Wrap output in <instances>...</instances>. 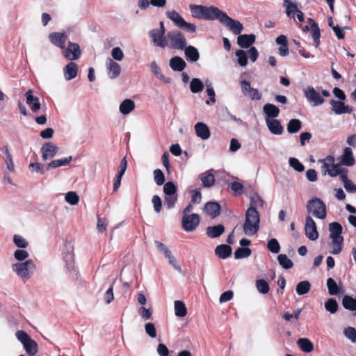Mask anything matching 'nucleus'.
I'll list each match as a JSON object with an SVG mask.
<instances>
[{
  "label": "nucleus",
  "instance_id": "nucleus-55",
  "mask_svg": "<svg viewBox=\"0 0 356 356\" xmlns=\"http://www.w3.org/2000/svg\"><path fill=\"white\" fill-rule=\"evenodd\" d=\"M151 69L152 70V72H154V74H155V76L161 79V80H164L165 82L166 83H169L170 82V79L168 78V79H164V76L163 75L162 72H161V68L159 67V65L156 64V63L155 61H153L152 63H151Z\"/></svg>",
  "mask_w": 356,
  "mask_h": 356
},
{
  "label": "nucleus",
  "instance_id": "nucleus-24",
  "mask_svg": "<svg viewBox=\"0 0 356 356\" xmlns=\"http://www.w3.org/2000/svg\"><path fill=\"white\" fill-rule=\"evenodd\" d=\"M341 165L352 166L355 163V159L352 149L350 147L344 149L343 154L340 156Z\"/></svg>",
  "mask_w": 356,
  "mask_h": 356
},
{
  "label": "nucleus",
  "instance_id": "nucleus-52",
  "mask_svg": "<svg viewBox=\"0 0 356 356\" xmlns=\"http://www.w3.org/2000/svg\"><path fill=\"white\" fill-rule=\"evenodd\" d=\"M65 201L71 205H76L79 202V197L74 191H70L65 194Z\"/></svg>",
  "mask_w": 356,
  "mask_h": 356
},
{
  "label": "nucleus",
  "instance_id": "nucleus-59",
  "mask_svg": "<svg viewBox=\"0 0 356 356\" xmlns=\"http://www.w3.org/2000/svg\"><path fill=\"white\" fill-rule=\"evenodd\" d=\"M327 286L330 295H336L339 293L337 282L332 278H328L327 280Z\"/></svg>",
  "mask_w": 356,
  "mask_h": 356
},
{
  "label": "nucleus",
  "instance_id": "nucleus-62",
  "mask_svg": "<svg viewBox=\"0 0 356 356\" xmlns=\"http://www.w3.org/2000/svg\"><path fill=\"white\" fill-rule=\"evenodd\" d=\"M154 179L158 186H161L165 182V176L160 169L154 170Z\"/></svg>",
  "mask_w": 356,
  "mask_h": 356
},
{
  "label": "nucleus",
  "instance_id": "nucleus-34",
  "mask_svg": "<svg viewBox=\"0 0 356 356\" xmlns=\"http://www.w3.org/2000/svg\"><path fill=\"white\" fill-rule=\"evenodd\" d=\"M283 7L286 9V14L289 17L294 18V14L298 11L297 4L290 0H283Z\"/></svg>",
  "mask_w": 356,
  "mask_h": 356
},
{
  "label": "nucleus",
  "instance_id": "nucleus-10",
  "mask_svg": "<svg viewBox=\"0 0 356 356\" xmlns=\"http://www.w3.org/2000/svg\"><path fill=\"white\" fill-rule=\"evenodd\" d=\"M277 114L278 113H266V122L268 129L273 134L281 135L284 129L279 120L275 119Z\"/></svg>",
  "mask_w": 356,
  "mask_h": 356
},
{
  "label": "nucleus",
  "instance_id": "nucleus-47",
  "mask_svg": "<svg viewBox=\"0 0 356 356\" xmlns=\"http://www.w3.org/2000/svg\"><path fill=\"white\" fill-rule=\"evenodd\" d=\"M13 242L17 247L22 249L26 248L29 245L28 241L24 237L19 234H15L13 236Z\"/></svg>",
  "mask_w": 356,
  "mask_h": 356
},
{
  "label": "nucleus",
  "instance_id": "nucleus-41",
  "mask_svg": "<svg viewBox=\"0 0 356 356\" xmlns=\"http://www.w3.org/2000/svg\"><path fill=\"white\" fill-rule=\"evenodd\" d=\"M311 289V284L308 281L300 282L296 288V293L299 296L307 293Z\"/></svg>",
  "mask_w": 356,
  "mask_h": 356
},
{
  "label": "nucleus",
  "instance_id": "nucleus-23",
  "mask_svg": "<svg viewBox=\"0 0 356 356\" xmlns=\"http://www.w3.org/2000/svg\"><path fill=\"white\" fill-rule=\"evenodd\" d=\"M255 39L254 34L240 35L238 36L237 43L242 48H248L255 42Z\"/></svg>",
  "mask_w": 356,
  "mask_h": 356
},
{
  "label": "nucleus",
  "instance_id": "nucleus-42",
  "mask_svg": "<svg viewBox=\"0 0 356 356\" xmlns=\"http://www.w3.org/2000/svg\"><path fill=\"white\" fill-rule=\"evenodd\" d=\"M333 111H351L348 106H346L343 101L330 100Z\"/></svg>",
  "mask_w": 356,
  "mask_h": 356
},
{
  "label": "nucleus",
  "instance_id": "nucleus-35",
  "mask_svg": "<svg viewBox=\"0 0 356 356\" xmlns=\"http://www.w3.org/2000/svg\"><path fill=\"white\" fill-rule=\"evenodd\" d=\"M220 205L216 202H208L204 206V210L207 214L215 218L220 214Z\"/></svg>",
  "mask_w": 356,
  "mask_h": 356
},
{
  "label": "nucleus",
  "instance_id": "nucleus-32",
  "mask_svg": "<svg viewBox=\"0 0 356 356\" xmlns=\"http://www.w3.org/2000/svg\"><path fill=\"white\" fill-rule=\"evenodd\" d=\"M216 254L221 258L226 259L230 256L232 253V248L225 244L218 245L215 249Z\"/></svg>",
  "mask_w": 356,
  "mask_h": 356
},
{
  "label": "nucleus",
  "instance_id": "nucleus-63",
  "mask_svg": "<svg viewBox=\"0 0 356 356\" xmlns=\"http://www.w3.org/2000/svg\"><path fill=\"white\" fill-rule=\"evenodd\" d=\"M267 247L268 250L273 253H278L280 250V245L275 238H272L268 241Z\"/></svg>",
  "mask_w": 356,
  "mask_h": 356
},
{
  "label": "nucleus",
  "instance_id": "nucleus-3",
  "mask_svg": "<svg viewBox=\"0 0 356 356\" xmlns=\"http://www.w3.org/2000/svg\"><path fill=\"white\" fill-rule=\"evenodd\" d=\"M322 163L321 172L323 175H328L332 177L339 176L345 172H348V170L341 167L340 163H335V159L332 156H327L325 159L320 160Z\"/></svg>",
  "mask_w": 356,
  "mask_h": 356
},
{
  "label": "nucleus",
  "instance_id": "nucleus-12",
  "mask_svg": "<svg viewBox=\"0 0 356 356\" xmlns=\"http://www.w3.org/2000/svg\"><path fill=\"white\" fill-rule=\"evenodd\" d=\"M305 232L307 237L311 241H316L318 238V232L314 220L309 216L305 219Z\"/></svg>",
  "mask_w": 356,
  "mask_h": 356
},
{
  "label": "nucleus",
  "instance_id": "nucleus-26",
  "mask_svg": "<svg viewBox=\"0 0 356 356\" xmlns=\"http://www.w3.org/2000/svg\"><path fill=\"white\" fill-rule=\"evenodd\" d=\"M185 51V56L188 61L193 63L200 58V54L197 48L193 46H186L184 49Z\"/></svg>",
  "mask_w": 356,
  "mask_h": 356
},
{
  "label": "nucleus",
  "instance_id": "nucleus-17",
  "mask_svg": "<svg viewBox=\"0 0 356 356\" xmlns=\"http://www.w3.org/2000/svg\"><path fill=\"white\" fill-rule=\"evenodd\" d=\"M305 97L309 102L315 106L320 105L323 103L324 99L313 87H308L305 90Z\"/></svg>",
  "mask_w": 356,
  "mask_h": 356
},
{
  "label": "nucleus",
  "instance_id": "nucleus-6",
  "mask_svg": "<svg viewBox=\"0 0 356 356\" xmlns=\"http://www.w3.org/2000/svg\"><path fill=\"white\" fill-rule=\"evenodd\" d=\"M15 337L20 341L26 352L31 356L35 355L38 350V346L36 341L33 340L30 336L23 330H18L15 333Z\"/></svg>",
  "mask_w": 356,
  "mask_h": 356
},
{
  "label": "nucleus",
  "instance_id": "nucleus-8",
  "mask_svg": "<svg viewBox=\"0 0 356 356\" xmlns=\"http://www.w3.org/2000/svg\"><path fill=\"white\" fill-rule=\"evenodd\" d=\"M218 19L235 35L241 34L243 31V24L239 21L233 19L222 10L219 14Z\"/></svg>",
  "mask_w": 356,
  "mask_h": 356
},
{
  "label": "nucleus",
  "instance_id": "nucleus-44",
  "mask_svg": "<svg viewBox=\"0 0 356 356\" xmlns=\"http://www.w3.org/2000/svg\"><path fill=\"white\" fill-rule=\"evenodd\" d=\"M200 177L204 187H210L214 184V176L211 173L205 172L200 175Z\"/></svg>",
  "mask_w": 356,
  "mask_h": 356
},
{
  "label": "nucleus",
  "instance_id": "nucleus-40",
  "mask_svg": "<svg viewBox=\"0 0 356 356\" xmlns=\"http://www.w3.org/2000/svg\"><path fill=\"white\" fill-rule=\"evenodd\" d=\"M145 334L151 339H155L157 337V329L154 323L148 321L144 325Z\"/></svg>",
  "mask_w": 356,
  "mask_h": 356
},
{
  "label": "nucleus",
  "instance_id": "nucleus-25",
  "mask_svg": "<svg viewBox=\"0 0 356 356\" xmlns=\"http://www.w3.org/2000/svg\"><path fill=\"white\" fill-rule=\"evenodd\" d=\"M106 65L108 70V76L111 79H115L120 75L121 67L118 63L113 61L111 58H108L106 62Z\"/></svg>",
  "mask_w": 356,
  "mask_h": 356
},
{
  "label": "nucleus",
  "instance_id": "nucleus-19",
  "mask_svg": "<svg viewBox=\"0 0 356 356\" xmlns=\"http://www.w3.org/2000/svg\"><path fill=\"white\" fill-rule=\"evenodd\" d=\"M328 251L332 254H339L343 250V238L329 239L327 243Z\"/></svg>",
  "mask_w": 356,
  "mask_h": 356
},
{
  "label": "nucleus",
  "instance_id": "nucleus-45",
  "mask_svg": "<svg viewBox=\"0 0 356 356\" xmlns=\"http://www.w3.org/2000/svg\"><path fill=\"white\" fill-rule=\"evenodd\" d=\"M164 257L166 259H168V263L171 265L177 271L181 272V268L179 266L178 261H177L175 257L173 255L172 252L170 250L168 253H166Z\"/></svg>",
  "mask_w": 356,
  "mask_h": 356
},
{
  "label": "nucleus",
  "instance_id": "nucleus-50",
  "mask_svg": "<svg viewBox=\"0 0 356 356\" xmlns=\"http://www.w3.org/2000/svg\"><path fill=\"white\" fill-rule=\"evenodd\" d=\"M343 306L349 310L354 311L356 309V299L350 296H345L342 301Z\"/></svg>",
  "mask_w": 356,
  "mask_h": 356
},
{
  "label": "nucleus",
  "instance_id": "nucleus-2",
  "mask_svg": "<svg viewBox=\"0 0 356 356\" xmlns=\"http://www.w3.org/2000/svg\"><path fill=\"white\" fill-rule=\"evenodd\" d=\"M13 271L22 281L29 280L36 270V265L32 259H27L23 262H17L12 264Z\"/></svg>",
  "mask_w": 356,
  "mask_h": 356
},
{
  "label": "nucleus",
  "instance_id": "nucleus-1",
  "mask_svg": "<svg viewBox=\"0 0 356 356\" xmlns=\"http://www.w3.org/2000/svg\"><path fill=\"white\" fill-rule=\"evenodd\" d=\"M190 10L193 17L197 19H203L204 20H216L219 17L221 11L215 6H204L202 5H190Z\"/></svg>",
  "mask_w": 356,
  "mask_h": 356
},
{
  "label": "nucleus",
  "instance_id": "nucleus-64",
  "mask_svg": "<svg viewBox=\"0 0 356 356\" xmlns=\"http://www.w3.org/2000/svg\"><path fill=\"white\" fill-rule=\"evenodd\" d=\"M343 333L345 337L350 339L353 343L356 342V330L354 327H347L345 329Z\"/></svg>",
  "mask_w": 356,
  "mask_h": 356
},
{
  "label": "nucleus",
  "instance_id": "nucleus-56",
  "mask_svg": "<svg viewBox=\"0 0 356 356\" xmlns=\"http://www.w3.org/2000/svg\"><path fill=\"white\" fill-rule=\"evenodd\" d=\"M29 257V252L22 248L17 249L14 252V257L18 261L23 262V261L26 260Z\"/></svg>",
  "mask_w": 356,
  "mask_h": 356
},
{
  "label": "nucleus",
  "instance_id": "nucleus-57",
  "mask_svg": "<svg viewBox=\"0 0 356 356\" xmlns=\"http://www.w3.org/2000/svg\"><path fill=\"white\" fill-rule=\"evenodd\" d=\"M256 287L259 293L266 294L269 291V286L266 281L264 280H258L256 282Z\"/></svg>",
  "mask_w": 356,
  "mask_h": 356
},
{
  "label": "nucleus",
  "instance_id": "nucleus-36",
  "mask_svg": "<svg viewBox=\"0 0 356 356\" xmlns=\"http://www.w3.org/2000/svg\"><path fill=\"white\" fill-rule=\"evenodd\" d=\"M299 348L305 353H311L314 350L313 343L307 338H301L297 341Z\"/></svg>",
  "mask_w": 356,
  "mask_h": 356
},
{
  "label": "nucleus",
  "instance_id": "nucleus-14",
  "mask_svg": "<svg viewBox=\"0 0 356 356\" xmlns=\"http://www.w3.org/2000/svg\"><path fill=\"white\" fill-rule=\"evenodd\" d=\"M165 33L160 31L156 29L149 31V35L154 46L162 49L165 48V42L166 40V35H165Z\"/></svg>",
  "mask_w": 356,
  "mask_h": 356
},
{
  "label": "nucleus",
  "instance_id": "nucleus-9",
  "mask_svg": "<svg viewBox=\"0 0 356 356\" xmlns=\"http://www.w3.org/2000/svg\"><path fill=\"white\" fill-rule=\"evenodd\" d=\"M307 208L309 213L319 219H324L326 217L325 204L318 198L309 201Z\"/></svg>",
  "mask_w": 356,
  "mask_h": 356
},
{
  "label": "nucleus",
  "instance_id": "nucleus-21",
  "mask_svg": "<svg viewBox=\"0 0 356 356\" xmlns=\"http://www.w3.org/2000/svg\"><path fill=\"white\" fill-rule=\"evenodd\" d=\"M308 24L310 26L312 37L314 40V45L318 47L320 44L321 31L318 24L312 18H308Z\"/></svg>",
  "mask_w": 356,
  "mask_h": 356
},
{
  "label": "nucleus",
  "instance_id": "nucleus-29",
  "mask_svg": "<svg viewBox=\"0 0 356 356\" xmlns=\"http://www.w3.org/2000/svg\"><path fill=\"white\" fill-rule=\"evenodd\" d=\"M78 65L74 62L69 63L64 68L65 76L67 80H72L77 75Z\"/></svg>",
  "mask_w": 356,
  "mask_h": 356
},
{
  "label": "nucleus",
  "instance_id": "nucleus-49",
  "mask_svg": "<svg viewBox=\"0 0 356 356\" xmlns=\"http://www.w3.org/2000/svg\"><path fill=\"white\" fill-rule=\"evenodd\" d=\"M277 259L279 264L285 269H289L293 266L292 261L286 254L278 255Z\"/></svg>",
  "mask_w": 356,
  "mask_h": 356
},
{
  "label": "nucleus",
  "instance_id": "nucleus-53",
  "mask_svg": "<svg viewBox=\"0 0 356 356\" xmlns=\"http://www.w3.org/2000/svg\"><path fill=\"white\" fill-rule=\"evenodd\" d=\"M29 169L31 173L44 174V165L39 162L31 163Z\"/></svg>",
  "mask_w": 356,
  "mask_h": 356
},
{
  "label": "nucleus",
  "instance_id": "nucleus-51",
  "mask_svg": "<svg viewBox=\"0 0 356 356\" xmlns=\"http://www.w3.org/2000/svg\"><path fill=\"white\" fill-rule=\"evenodd\" d=\"M251 252L249 248H238L234 252V257L236 259L246 258L251 254Z\"/></svg>",
  "mask_w": 356,
  "mask_h": 356
},
{
  "label": "nucleus",
  "instance_id": "nucleus-20",
  "mask_svg": "<svg viewBox=\"0 0 356 356\" xmlns=\"http://www.w3.org/2000/svg\"><path fill=\"white\" fill-rule=\"evenodd\" d=\"M51 42L56 46L64 49L65 42L67 40V35L63 33L54 32L49 35Z\"/></svg>",
  "mask_w": 356,
  "mask_h": 356
},
{
  "label": "nucleus",
  "instance_id": "nucleus-5",
  "mask_svg": "<svg viewBox=\"0 0 356 356\" xmlns=\"http://www.w3.org/2000/svg\"><path fill=\"white\" fill-rule=\"evenodd\" d=\"M187 45V40L184 33L178 30L168 31L166 34L165 48L183 50Z\"/></svg>",
  "mask_w": 356,
  "mask_h": 356
},
{
  "label": "nucleus",
  "instance_id": "nucleus-22",
  "mask_svg": "<svg viewBox=\"0 0 356 356\" xmlns=\"http://www.w3.org/2000/svg\"><path fill=\"white\" fill-rule=\"evenodd\" d=\"M342 226L337 222H331L329 225V239L343 238L342 236Z\"/></svg>",
  "mask_w": 356,
  "mask_h": 356
},
{
  "label": "nucleus",
  "instance_id": "nucleus-46",
  "mask_svg": "<svg viewBox=\"0 0 356 356\" xmlns=\"http://www.w3.org/2000/svg\"><path fill=\"white\" fill-rule=\"evenodd\" d=\"M164 257L166 259H168V263L171 265L177 271L181 272V268L179 266L178 261H177L175 257L173 255L172 252L170 250L168 253H166Z\"/></svg>",
  "mask_w": 356,
  "mask_h": 356
},
{
  "label": "nucleus",
  "instance_id": "nucleus-38",
  "mask_svg": "<svg viewBox=\"0 0 356 356\" xmlns=\"http://www.w3.org/2000/svg\"><path fill=\"white\" fill-rule=\"evenodd\" d=\"M340 179L343 181V186L348 192L356 193V185H355L353 181L348 179L347 172L341 175Z\"/></svg>",
  "mask_w": 356,
  "mask_h": 356
},
{
  "label": "nucleus",
  "instance_id": "nucleus-30",
  "mask_svg": "<svg viewBox=\"0 0 356 356\" xmlns=\"http://www.w3.org/2000/svg\"><path fill=\"white\" fill-rule=\"evenodd\" d=\"M72 160V156H70L63 159L53 160L47 165V170H53L61 166L68 165Z\"/></svg>",
  "mask_w": 356,
  "mask_h": 356
},
{
  "label": "nucleus",
  "instance_id": "nucleus-39",
  "mask_svg": "<svg viewBox=\"0 0 356 356\" xmlns=\"http://www.w3.org/2000/svg\"><path fill=\"white\" fill-rule=\"evenodd\" d=\"M264 201L257 194H254L250 197V206L248 209L257 210L263 208Z\"/></svg>",
  "mask_w": 356,
  "mask_h": 356
},
{
  "label": "nucleus",
  "instance_id": "nucleus-61",
  "mask_svg": "<svg viewBox=\"0 0 356 356\" xmlns=\"http://www.w3.org/2000/svg\"><path fill=\"white\" fill-rule=\"evenodd\" d=\"M325 308L331 314H334L337 311L338 304L335 300L330 298L325 303Z\"/></svg>",
  "mask_w": 356,
  "mask_h": 356
},
{
  "label": "nucleus",
  "instance_id": "nucleus-27",
  "mask_svg": "<svg viewBox=\"0 0 356 356\" xmlns=\"http://www.w3.org/2000/svg\"><path fill=\"white\" fill-rule=\"evenodd\" d=\"M169 65L172 70L181 72L186 67V63L182 58L175 56L170 60Z\"/></svg>",
  "mask_w": 356,
  "mask_h": 356
},
{
  "label": "nucleus",
  "instance_id": "nucleus-48",
  "mask_svg": "<svg viewBox=\"0 0 356 356\" xmlns=\"http://www.w3.org/2000/svg\"><path fill=\"white\" fill-rule=\"evenodd\" d=\"M301 128V122L297 119H293L287 124L288 132L293 134L298 132Z\"/></svg>",
  "mask_w": 356,
  "mask_h": 356
},
{
  "label": "nucleus",
  "instance_id": "nucleus-43",
  "mask_svg": "<svg viewBox=\"0 0 356 356\" xmlns=\"http://www.w3.org/2000/svg\"><path fill=\"white\" fill-rule=\"evenodd\" d=\"M190 89L193 93H197L204 89L202 81L197 78H193L190 84Z\"/></svg>",
  "mask_w": 356,
  "mask_h": 356
},
{
  "label": "nucleus",
  "instance_id": "nucleus-54",
  "mask_svg": "<svg viewBox=\"0 0 356 356\" xmlns=\"http://www.w3.org/2000/svg\"><path fill=\"white\" fill-rule=\"evenodd\" d=\"M134 108L135 103L130 99H126L120 106V111H132Z\"/></svg>",
  "mask_w": 356,
  "mask_h": 356
},
{
  "label": "nucleus",
  "instance_id": "nucleus-60",
  "mask_svg": "<svg viewBox=\"0 0 356 356\" xmlns=\"http://www.w3.org/2000/svg\"><path fill=\"white\" fill-rule=\"evenodd\" d=\"M163 192L165 195H175L177 194V187L174 184V183L171 181H168L163 186Z\"/></svg>",
  "mask_w": 356,
  "mask_h": 356
},
{
  "label": "nucleus",
  "instance_id": "nucleus-31",
  "mask_svg": "<svg viewBox=\"0 0 356 356\" xmlns=\"http://www.w3.org/2000/svg\"><path fill=\"white\" fill-rule=\"evenodd\" d=\"M174 310L177 317L183 318L187 315V308L185 303L181 300L174 302Z\"/></svg>",
  "mask_w": 356,
  "mask_h": 356
},
{
  "label": "nucleus",
  "instance_id": "nucleus-7",
  "mask_svg": "<svg viewBox=\"0 0 356 356\" xmlns=\"http://www.w3.org/2000/svg\"><path fill=\"white\" fill-rule=\"evenodd\" d=\"M166 16L179 28L189 33H195L196 26L184 20V19L175 10L166 12Z\"/></svg>",
  "mask_w": 356,
  "mask_h": 356
},
{
  "label": "nucleus",
  "instance_id": "nucleus-37",
  "mask_svg": "<svg viewBox=\"0 0 356 356\" xmlns=\"http://www.w3.org/2000/svg\"><path fill=\"white\" fill-rule=\"evenodd\" d=\"M138 314L143 321H147L152 318L153 309L145 306H141L138 309Z\"/></svg>",
  "mask_w": 356,
  "mask_h": 356
},
{
  "label": "nucleus",
  "instance_id": "nucleus-13",
  "mask_svg": "<svg viewBox=\"0 0 356 356\" xmlns=\"http://www.w3.org/2000/svg\"><path fill=\"white\" fill-rule=\"evenodd\" d=\"M58 151V147L50 142L45 143L41 147L40 152L44 161L53 159Z\"/></svg>",
  "mask_w": 356,
  "mask_h": 356
},
{
  "label": "nucleus",
  "instance_id": "nucleus-4",
  "mask_svg": "<svg viewBox=\"0 0 356 356\" xmlns=\"http://www.w3.org/2000/svg\"><path fill=\"white\" fill-rule=\"evenodd\" d=\"M260 216L257 210L247 209L245 220L243 224V232L246 235L252 236L259 229Z\"/></svg>",
  "mask_w": 356,
  "mask_h": 356
},
{
  "label": "nucleus",
  "instance_id": "nucleus-15",
  "mask_svg": "<svg viewBox=\"0 0 356 356\" xmlns=\"http://www.w3.org/2000/svg\"><path fill=\"white\" fill-rule=\"evenodd\" d=\"M26 104L32 111H38L40 109L41 104L39 97L34 94L33 90H29L24 95Z\"/></svg>",
  "mask_w": 356,
  "mask_h": 356
},
{
  "label": "nucleus",
  "instance_id": "nucleus-33",
  "mask_svg": "<svg viewBox=\"0 0 356 356\" xmlns=\"http://www.w3.org/2000/svg\"><path fill=\"white\" fill-rule=\"evenodd\" d=\"M225 232V227L222 225L208 227L206 229L207 234L210 238H217Z\"/></svg>",
  "mask_w": 356,
  "mask_h": 356
},
{
  "label": "nucleus",
  "instance_id": "nucleus-18",
  "mask_svg": "<svg viewBox=\"0 0 356 356\" xmlns=\"http://www.w3.org/2000/svg\"><path fill=\"white\" fill-rule=\"evenodd\" d=\"M64 56L69 60H76L81 56L79 45L76 43L69 42L67 48L64 51Z\"/></svg>",
  "mask_w": 356,
  "mask_h": 356
},
{
  "label": "nucleus",
  "instance_id": "nucleus-28",
  "mask_svg": "<svg viewBox=\"0 0 356 356\" xmlns=\"http://www.w3.org/2000/svg\"><path fill=\"white\" fill-rule=\"evenodd\" d=\"M197 136L203 140H207L210 137L209 127L202 122H197L195 126Z\"/></svg>",
  "mask_w": 356,
  "mask_h": 356
},
{
  "label": "nucleus",
  "instance_id": "nucleus-11",
  "mask_svg": "<svg viewBox=\"0 0 356 356\" xmlns=\"http://www.w3.org/2000/svg\"><path fill=\"white\" fill-rule=\"evenodd\" d=\"M200 223V217L197 214H185L183 215L181 225L184 229L186 232L194 231Z\"/></svg>",
  "mask_w": 356,
  "mask_h": 356
},
{
  "label": "nucleus",
  "instance_id": "nucleus-16",
  "mask_svg": "<svg viewBox=\"0 0 356 356\" xmlns=\"http://www.w3.org/2000/svg\"><path fill=\"white\" fill-rule=\"evenodd\" d=\"M74 245L72 241H67L65 243L63 249V258L67 264L70 266L74 261Z\"/></svg>",
  "mask_w": 356,
  "mask_h": 356
},
{
  "label": "nucleus",
  "instance_id": "nucleus-58",
  "mask_svg": "<svg viewBox=\"0 0 356 356\" xmlns=\"http://www.w3.org/2000/svg\"><path fill=\"white\" fill-rule=\"evenodd\" d=\"M236 56L238 57V63L242 66H246L248 64V56L245 51L239 49L236 51Z\"/></svg>",
  "mask_w": 356,
  "mask_h": 356
}]
</instances>
